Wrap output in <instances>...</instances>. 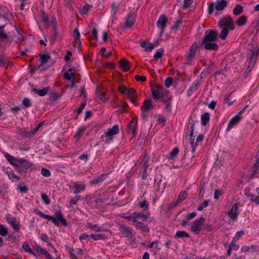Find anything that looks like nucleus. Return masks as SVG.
<instances>
[{"label": "nucleus", "mask_w": 259, "mask_h": 259, "mask_svg": "<svg viewBox=\"0 0 259 259\" xmlns=\"http://www.w3.org/2000/svg\"><path fill=\"white\" fill-rule=\"evenodd\" d=\"M119 132V127L117 124L114 125L112 128H108L106 132L105 133V135L108 137L106 142L109 143L113 140L112 136L118 134Z\"/></svg>", "instance_id": "6e6552de"}, {"label": "nucleus", "mask_w": 259, "mask_h": 259, "mask_svg": "<svg viewBox=\"0 0 259 259\" xmlns=\"http://www.w3.org/2000/svg\"><path fill=\"white\" fill-rule=\"evenodd\" d=\"M5 156L7 158L8 161L14 166L18 162L19 158H17L14 156H12L8 153L5 154Z\"/></svg>", "instance_id": "c85d7f7f"}, {"label": "nucleus", "mask_w": 259, "mask_h": 259, "mask_svg": "<svg viewBox=\"0 0 259 259\" xmlns=\"http://www.w3.org/2000/svg\"><path fill=\"white\" fill-rule=\"evenodd\" d=\"M167 22V17L165 15H160L156 23L157 27L161 29L160 36L162 35L164 31Z\"/></svg>", "instance_id": "9b49d317"}, {"label": "nucleus", "mask_w": 259, "mask_h": 259, "mask_svg": "<svg viewBox=\"0 0 259 259\" xmlns=\"http://www.w3.org/2000/svg\"><path fill=\"white\" fill-rule=\"evenodd\" d=\"M219 25L221 27H227L231 30L235 28L233 19L230 16L221 19L219 22Z\"/></svg>", "instance_id": "39448f33"}, {"label": "nucleus", "mask_w": 259, "mask_h": 259, "mask_svg": "<svg viewBox=\"0 0 259 259\" xmlns=\"http://www.w3.org/2000/svg\"><path fill=\"white\" fill-rule=\"evenodd\" d=\"M73 36L74 37V44H78L79 48L81 47V42L80 39V33L78 28H75L73 31Z\"/></svg>", "instance_id": "4be33fe9"}, {"label": "nucleus", "mask_w": 259, "mask_h": 259, "mask_svg": "<svg viewBox=\"0 0 259 259\" xmlns=\"http://www.w3.org/2000/svg\"><path fill=\"white\" fill-rule=\"evenodd\" d=\"M228 33H229V29L228 28H227V27L223 28L221 33L220 34V35H219L220 38L223 40L225 39L228 34Z\"/></svg>", "instance_id": "a18cd8bd"}, {"label": "nucleus", "mask_w": 259, "mask_h": 259, "mask_svg": "<svg viewBox=\"0 0 259 259\" xmlns=\"http://www.w3.org/2000/svg\"><path fill=\"white\" fill-rule=\"evenodd\" d=\"M17 163L20 166V167H22L23 168L27 170L31 165V164L28 160L21 158L18 159V162Z\"/></svg>", "instance_id": "aec40b11"}, {"label": "nucleus", "mask_w": 259, "mask_h": 259, "mask_svg": "<svg viewBox=\"0 0 259 259\" xmlns=\"http://www.w3.org/2000/svg\"><path fill=\"white\" fill-rule=\"evenodd\" d=\"M211 72L208 70L206 68L204 69L203 71L201 73L200 75V78L202 79L203 78L206 77Z\"/></svg>", "instance_id": "338daca9"}, {"label": "nucleus", "mask_w": 259, "mask_h": 259, "mask_svg": "<svg viewBox=\"0 0 259 259\" xmlns=\"http://www.w3.org/2000/svg\"><path fill=\"white\" fill-rule=\"evenodd\" d=\"M22 248L26 251H27V252L31 254H33V255H34L35 256H37V255L35 253V252L31 249V248H30V245L29 244L27 243V242H24L23 244H22Z\"/></svg>", "instance_id": "e433bc0d"}, {"label": "nucleus", "mask_w": 259, "mask_h": 259, "mask_svg": "<svg viewBox=\"0 0 259 259\" xmlns=\"http://www.w3.org/2000/svg\"><path fill=\"white\" fill-rule=\"evenodd\" d=\"M136 22V15L134 13L130 12L125 18V22L122 27L124 28H131Z\"/></svg>", "instance_id": "1a4fd4ad"}, {"label": "nucleus", "mask_w": 259, "mask_h": 259, "mask_svg": "<svg viewBox=\"0 0 259 259\" xmlns=\"http://www.w3.org/2000/svg\"><path fill=\"white\" fill-rule=\"evenodd\" d=\"M142 213H143L142 212H135L133 213V218L134 219V223L139 222L137 219L142 218Z\"/></svg>", "instance_id": "bf43d9fd"}, {"label": "nucleus", "mask_w": 259, "mask_h": 259, "mask_svg": "<svg viewBox=\"0 0 259 259\" xmlns=\"http://www.w3.org/2000/svg\"><path fill=\"white\" fill-rule=\"evenodd\" d=\"M108 175V173L103 174L98 176L97 178L94 179L91 181H90V184L91 185L99 184V183L103 182L107 178V177Z\"/></svg>", "instance_id": "6ab92c4d"}, {"label": "nucleus", "mask_w": 259, "mask_h": 259, "mask_svg": "<svg viewBox=\"0 0 259 259\" xmlns=\"http://www.w3.org/2000/svg\"><path fill=\"white\" fill-rule=\"evenodd\" d=\"M119 227V231L122 235L126 237H133V233L132 230L123 224H120Z\"/></svg>", "instance_id": "2eb2a0df"}, {"label": "nucleus", "mask_w": 259, "mask_h": 259, "mask_svg": "<svg viewBox=\"0 0 259 259\" xmlns=\"http://www.w3.org/2000/svg\"><path fill=\"white\" fill-rule=\"evenodd\" d=\"M138 205L141 208H144V210H147L149 208V205L146 200H144L143 201L139 202Z\"/></svg>", "instance_id": "3c124183"}, {"label": "nucleus", "mask_w": 259, "mask_h": 259, "mask_svg": "<svg viewBox=\"0 0 259 259\" xmlns=\"http://www.w3.org/2000/svg\"><path fill=\"white\" fill-rule=\"evenodd\" d=\"M187 196L188 194L186 191H182L180 192L176 201L180 204L187 198Z\"/></svg>", "instance_id": "2f4dec72"}, {"label": "nucleus", "mask_w": 259, "mask_h": 259, "mask_svg": "<svg viewBox=\"0 0 259 259\" xmlns=\"http://www.w3.org/2000/svg\"><path fill=\"white\" fill-rule=\"evenodd\" d=\"M50 87H45L41 90H39L35 88H33L32 89V91L34 93L37 94L39 96L41 97L44 96L46 95H47L48 93L50 91Z\"/></svg>", "instance_id": "412c9836"}, {"label": "nucleus", "mask_w": 259, "mask_h": 259, "mask_svg": "<svg viewBox=\"0 0 259 259\" xmlns=\"http://www.w3.org/2000/svg\"><path fill=\"white\" fill-rule=\"evenodd\" d=\"M219 36V33L215 30L208 29L199 43V47L206 50L216 51L219 49V45L215 42Z\"/></svg>", "instance_id": "f257e3e1"}, {"label": "nucleus", "mask_w": 259, "mask_h": 259, "mask_svg": "<svg viewBox=\"0 0 259 259\" xmlns=\"http://www.w3.org/2000/svg\"><path fill=\"white\" fill-rule=\"evenodd\" d=\"M135 224V225L137 228H139L140 230L146 232H149L150 231V229L148 226L145 224L144 223L142 222H139Z\"/></svg>", "instance_id": "a878e982"}, {"label": "nucleus", "mask_w": 259, "mask_h": 259, "mask_svg": "<svg viewBox=\"0 0 259 259\" xmlns=\"http://www.w3.org/2000/svg\"><path fill=\"white\" fill-rule=\"evenodd\" d=\"M22 103L23 105L26 108L31 106L32 105L30 99L27 98H24Z\"/></svg>", "instance_id": "774afa93"}, {"label": "nucleus", "mask_w": 259, "mask_h": 259, "mask_svg": "<svg viewBox=\"0 0 259 259\" xmlns=\"http://www.w3.org/2000/svg\"><path fill=\"white\" fill-rule=\"evenodd\" d=\"M92 34L93 35V38H92L91 36L89 37L88 39L91 42L93 39H95V40L97 41L98 39V31L97 29L94 27L92 31Z\"/></svg>", "instance_id": "603ef678"}, {"label": "nucleus", "mask_w": 259, "mask_h": 259, "mask_svg": "<svg viewBox=\"0 0 259 259\" xmlns=\"http://www.w3.org/2000/svg\"><path fill=\"white\" fill-rule=\"evenodd\" d=\"M173 82V79L171 77H168L166 78L164 81L165 86L166 88H169L171 86Z\"/></svg>", "instance_id": "69168bd1"}, {"label": "nucleus", "mask_w": 259, "mask_h": 259, "mask_svg": "<svg viewBox=\"0 0 259 259\" xmlns=\"http://www.w3.org/2000/svg\"><path fill=\"white\" fill-rule=\"evenodd\" d=\"M154 107L152 103V100L151 99L145 100L143 103L142 106L141 107V110L143 112H148Z\"/></svg>", "instance_id": "dca6fc26"}, {"label": "nucleus", "mask_w": 259, "mask_h": 259, "mask_svg": "<svg viewBox=\"0 0 259 259\" xmlns=\"http://www.w3.org/2000/svg\"><path fill=\"white\" fill-rule=\"evenodd\" d=\"M66 247L68 249V252L70 255V259H78V257L76 256L75 253H74V249L72 247H69L68 246L66 245Z\"/></svg>", "instance_id": "4d7b16f0"}, {"label": "nucleus", "mask_w": 259, "mask_h": 259, "mask_svg": "<svg viewBox=\"0 0 259 259\" xmlns=\"http://www.w3.org/2000/svg\"><path fill=\"white\" fill-rule=\"evenodd\" d=\"M86 227L88 228H90L96 232H103L105 230L102 227H98L97 224L96 225H92L90 223H87Z\"/></svg>", "instance_id": "393cba45"}, {"label": "nucleus", "mask_w": 259, "mask_h": 259, "mask_svg": "<svg viewBox=\"0 0 259 259\" xmlns=\"http://www.w3.org/2000/svg\"><path fill=\"white\" fill-rule=\"evenodd\" d=\"M40 16L45 25L49 26L50 25V19L48 15L46 13L44 10H41L40 11Z\"/></svg>", "instance_id": "5701e85b"}, {"label": "nucleus", "mask_w": 259, "mask_h": 259, "mask_svg": "<svg viewBox=\"0 0 259 259\" xmlns=\"http://www.w3.org/2000/svg\"><path fill=\"white\" fill-rule=\"evenodd\" d=\"M182 20L181 18H180L177 21L174 22V25L171 27L170 29L171 30H177L179 27V25L182 23Z\"/></svg>", "instance_id": "052dcab7"}, {"label": "nucleus", "mask_w": 259, "mask_h": 259, "mask_svg": "<svg viewBox=\"0 0 259 259\" xmlns=\"http://www.w3.org/2000/svg\"><path fill=\"white\" fill-rule=\"evenodd\" d=\"M9 61L8 59L3 55H0V66L4 67L5 65L8 66Z\"/></svg>", "instance_id": "37998d69"}, {"label": "nucleus", "mask_w": 259, "mask_h": 259, "mask_svg": "<svg viewBox=\"0 0 259 259\" xmlns=\"http://www.w3.org/2000/svg\"><path fill=\"white\" fill-rule=\"evenodd\" d=\"M16 219L15 218H12L11 221L9 222V224L13 227V228L17 231H18L20 229L19 224H16Z\"/></svg>", "instance_id": "de8ad7c7"}, {"label": "nucleus", "mask_w": 259, "mask_h": 259, "mask_svg": "<svg viewBox=\"0 0 259 259\" xmlns=\"http://www.w3.org/2000/svg\"><path fill=\"white\" fill-rule=\"evenodd\" d=\"M189 136H190V144L192 148V151H193V152H194L195 150V147L197 146V144L196 143L195 144H194V132L190 131Z\"/></svg>", "instance_id": "79ce46f5"}, {"label": "nucleus", "mask_w": 259, "mask_h": 259, "mask_svg": "<svg viewBox=\"0 0 259 259\" xmlns=\"http://www.w3.org/2000/svg\"><path fill=\"white\" fill-rule=\"evenodd\" d=\"M179 152V149L178 147H175L172 151L169 154L167 158L169 160H174L178 156Z\"/></svg>", "instance_id": "72a5a7b5"}, {"label": "nucleus", "mask_w": 259, "mask_h": 259, "mask_svg": "<svg viewBox=\"0 0 259 259\" xmlns=\"http://www.w3.org/2000/svg\"><path fill=\"white\" fill-rule=\"evenodd\" d=\"M8 234V230L3 225H0V235L5 236Z\"/></svg>", "instance_id": "680f3d73"}, {"label": "nucleus", "mask_w": 259, "mask_h": 259, "mask_svg": "<svg viewBox=\"0 0 259 259\" xmlns=\"http://www.w3.org/2000/svg\"><path fill=\"white\" fill-rule=\"evenodd\" d=\"M163 89L164 88L162 86L159 84L156 85L155 87H153L152 88V95L153 99L155 100H158L160 99L159 95L161 94V92L162 91Z\"/></svg>", "instance_id": "ddd939ff"}, {"label": "nucleus", "mask_w": 259, "mask_h": 259, "mask_svg": "<svg viewBox=\"0 0 259 259\" xmlns=\"http://www.w3.org/2000/svg\"><path fill=\"white\" fill-rule=\"evenodd\" d=\"M193 0H184L183 8L184 9H188L193 3Z\"/></svg>", "instance_id": "0e129e2a"}, {"label": "nucleus", "mask_w": 259, "mask_h": 259, "mask_svg": "<svg viewBox=\"0 0 259 259\" xmlns=\"http://www.w3.org/2000/svg\"><path fill=\"white\" fill-rule=\"evenodd\" d=\"M35 134L33 130L30 131H21L20 133V136L23 138H29Z\"/></svg>", "instance_id": "ea45409f"}, {"label": "nucleus", "mask_w": 259, "mask_h": 259, "mask_svg": "<svg viewBox=\"0 0 259 259\" xmlns=\"http://www.w3.org/2000/svg\"><path fill=\"white\" fill-rule=\"evenodd\" d=\"M163 52L164 49L163 48H160L158 49L156 52L155 54L154 55V58L155 59L161 58L163 55Z\"/></svg>", "instance_id": "864d4df0"}, {"label": "nucleus", "mask_w": 259, "mask_h": 259, "mask_svg": "<svg viewBox=\"0 0 259 259\" xmlns=\"http://www.w3.org/2000/svg\"><path fill=\"white\" fill-rule=\"evenodd\" d=\"M243 12V7L240 5H237L233 10V14L238 15Z\"/></svg>", "instance_id": "09e8293b"}, {"label": "nucleus", "mask_w": 259, "mask_h": 259, "mask_svg": "<svg viewBox=\"0 0 259 259\" xmlns=\"http://www.w3.org/2000/svg\"><path fill=\"white\" fill-rule=\"evenodd\" d=\"M33 249L38 254L44 255L46 259H54L48 251L42 248L39 245H35L33 247Z\"/></svg>", "instance_id": "4468645a"}, {"label": "nucleus", "mask_w": 259, "mask_h": 259, "mask_svg": "<svg viewBox=\"0 0 259 259\" xmlns=\"http://www.w3.org/2000/svg\"><path fill=\"white\" fill-rule=\"evenodd\" d=\"M205 219L204 217L201 216L199 218L197 219L193 222L191 227V231L195 234H199L202 230V226L203 225Z\"/></svg>", "instance_id": "20e7f679"}, {"label": "nucleus", "mask_w": 259, "mask_h": 259, "mask_svg": "<svg viewBox=\"0 0 259 259\" xmlns=\"http://www.w3.org/2000/svg\"><path fill=\"white\" fill-rule=\"evenodd\" d=\"M137 95L136 91L134 88H129L127 89L126 95V98H130L131 96H134Z\"/></svg>", "instance_id": "5fc2aeb1"}, {"label": "nucleus", "mask_w": 259, "mask_h": 259, "mask_svg": "<svg viewBox=\"0 0 259 259\" xmlns=\"http://www.w3.org/2000/svg\"><path fill=\"white\" fill-rule=\"evenodd\" d=\"M210 120V114L208 112H205L201 116V121L202 125H206Z\"/></svg>", "instance_id": "7c9ffc66"}, {"label": "nucleus", "mask_w": 259, "mask_h": 259, "mask_svg": "<svg viewBox=\"0 0 259 259\" xmlns=\"http://www.w3.org/2000/svg\"><path fill=\"white\" fill-rule=\"evenodd\" d=\"M198 46L197 43H194L189 50V52L186 55V62L185 64H190L195 57Z\"/></svg>", "instance_id": "423d86ee"}, {"label": "nucleus", "mask_w": 259, "mask_h": 259, "mask_svg": "<svg viewBox=\"0 0 259 259\" xmlns=\"http://www.w3.org/2000/svg\"><path fill=\"white\" fill-rule=\"evenodd\" d=\"M61 94L58 93H52L50 97V100L51 101H56L61 96Z\"/></svg>", "instance_id": "6e6d98bb"}, {"label": "nucleus", "mask_w": 259, "mask_h": 259, "mask_svg": "<svg viewBox=\"0 0 259 259\" xmlns=\"http://www.w3.org/2000/svg\"><path fill=\"white\" fill-rule=\"evenodd\" d=\"M239 247V245L235 242L232 241L231 243L229 245L228 249L227 251V255L230 256L231 253V250H237Z\"/></svg>", "instance_id": "cd10ccee"}, {"label": "nucleus", "mask_w": 259, "mask_h": 259, "mask_svg": "<svg viewBox=\"0 0 259 259\" xmlns=\"http://www.w3.org/2000/svg\"><path fill=\"white\" fill-rule=\"evenodd\" d=\"M248 52L247 53L248 66L244 73V78H246L249 76L256 64L258 56H259V46H256L255 48L248 49Z\"/></svg>", "instance_id": "7ed1b4c3"}, {"label": "nucleus", "mask_w": 259, "mask_h": 259, "mask_svg": "<svg viewBox=\"0 0 259 259\" xmlns=\"http://www.w3.org/2000/svg\"><path fill=\"white\" fill-rule=\"evenodd\" d=\"M172 96L171 95L170 92L164 89V97L163 99H162V102H171V100L172 99Z\"/></svg>", "instance_id": "c756f323"}, {"label": "nucleus", "mask_w": 259, "mask_h": 259, "mask_svg": "<svg viewBox=\"0 0 259 259\" xmlns=\"http://www.w3.org/2000/svg\"><path fill=\"white\" fill-rule=\"evenodd\" d=\"M72 187L74 189L73 193L75 194H77L84 190L87 186L83 182L81 181L72 182Z\"/></svg>", "instance_id": "f8f14e48"}, {"label": "nucleus", "mask_w": 259, "mask_h": 259, "mask_svg": "<svg viewBox=\"0 0 259 259\" xmlns=\"http://www.w3.org/2000/svg\"><path fill=\"white\" fill-rule=\"evenodd\" d=\"M130 62L126 59H122L119 62V66L123 72H127L130 69Z\"/></svg>", "instance_id": "a211bd4d"}, {"label": "nucleus", "mask_w": 259, "mask_h": 259, "mask_svg": "<svg viewBox=\"0 0 259 259\" xmlns=\"http://www.w3.org/2000/svg\"><path fill=\"white\" fill-rule=\"evenodd\" d=\"M5 25H0V41L8 38V35L4 31Z\"/></svg>", "instance_id": "c9c22d12"}, {"label": "nucleus", "mask_w": 259, "mask_h": 259, "mask_svg": "<svg viewBox=\"0 0 259 259\" xmlns=\"http://www.w3.org/2000/svg\"><path fill=\"white\" fill-rule=\"evenodd\" d=\"M242 113L243 110H241L238 112L237 115L231 119L226 128L227 132H229L235 125H237L239 122H240L242 118Z\"/></svg>", "instance_id": "0eeeda50"}, {"label": "nucleus", "mask_w": 259, "mask_h": 259, "mask_svg": "<svg viewBox=\"0 0 259 259\" xmlns=\"http://www.w3.org/2000/svg\"><path fill=\"white\" fill-rule=\"evenodd\" d=\"M34 211L36 214L39 215L40 217L47 219L49 221H52L53 224L56 226H60V222L62 225L64 226L65 227H67L68 226V224L66 219L64 218L62 211L61 210H59L55 212V217L52 215H50L48 214H45L41 211H40L38 208H35L34 209Z\"/></svg>", "instance_id": "f03ea898"}, {"label": "nucleus", "mask_w": 259, "mask_h": 259, "mask_svg": "<svg viewBox=\"0 0 259 259\" xmlns=\"http://www.w3.org/2000/svg\"><path fill=\"white\" fill-rule=\"evenodd\" d=\"M12 170L11 169L9 170L7 169L6 172L9 176L10 179L13 180L14 179H16L17 181L20 180V178L17 176H16L14 174L12 173Z\"/></svg>", "instance_id": "8fccbe9b"}, {"label": "nucleus", "mask_w": 259, "mask_h": 259, "mask_svg": "<svg viewBox=\"0 0 259 259\" xmlns=\"http://www.w3.org/2000/svg\"><path fill=\"white\" fill-rule=\"evenodd\" d=\"M208 200H206L202 203L199 204L197 207V210L199 211L202 210L204 208L206 207L208 205Z\"/></svg>", "instance_id": "e2e57ef3"}, {"label": "nucleus", "mask_w": 259, "mask_h": 259, "mask_svg": "<svg viewBox=\"0 0 259 259\" xmlns=\"http://www.w3.org/2000/svg\"><path fill=\"white\" fill-rule=\"evenodd\" d=\"M92 7V5L87 4L82 8V9L80 10L79 13L81 15H87L89 11Z\"/></svg>", "instance_id": "a19ab883"}, {"label": "nucleus", "mask_w": 259, "mask_h": 259, "mask_svg": "<svg viewBox=\"0 0 259 259\" xmlns=\"http://www.w3.org/2000/svg\"><path fill=\"white\" fill-rule=\"evenodd\" d=\"M227 5V2L226 0H221L215 6V8L218 11H222Z\"/></svg>", "instance_id": "f704fd0d"}, {"label": "nucleus", "mask_w": 259, "mask_h": 259, "mask_svg": "<svg viewBox=\"0 0 259 259\" xmlns=\"http://www.w3.org/2000/svg\"><path fill=\"white\" fill-rule=\"evenodd\" d=\"M258 165L256 163L251 166V171L252 173L250 175V178H253L254 176L258 172Z\"/></svg>", "instance_id": "49530a36"}, {"label": "nucleus", "mask_w": 259, "mask_h": 259, "mask_svg": "<svg viewBox=\"0 0 259 259\" xmlns=\"http://www.w3.org/2000/svg\"><path fill=\"white\" fill-rule=\"evenodd\" d=\"M199 82L198 81H195L192 85L189 88L187 91V96L190 97L192 95L194 90H197L199 88Z\"/></svg>", "instance_id": "bb28decb"}, {"label": "nucleus", "mask_w": 259, "mask_h": 259, "mask_svg": "<svg viewBox=\"0 0 259 259\" xmlns=\"http://www.w3.org/2000/svg\"><path fill=\"white\" fill-rule=\"evenodd\" d=\"M190 235L188 233H187L185 231H178L176 232L175 238H189Z\"/></svg>", "instance_id": "4c0bfd02"}, {"label": "nucleus", "mask_w": 259, "mask_h": 259, "mask_svg": "<svg viewBox=\"0 0 259 259\" xmlns=\"http://www.w3.org/2000/svg\"><path fill=\"white\" fill-rule=\"evenodd\" d=\"M39 56V60L41 62V64L39 66V67L42 65L46 64L48 62V61L51 59V57L49 55V53H48L47 54H42L40 55Z\"/></svg>", "instance_id": "473e14b6"}, {"label": "nucleus", "mask_w": 259, "mask_h": 259, "mask_svg": "<svg viewBox=\"0 0 259 259\" xmlns=\"http://www.w3.org/2000/svg\"><path fill=\"white\" fill-rule=\"evenodd\" d=\"M90 237L94 240H104L107 238V237L103 234H91Z\"/></svg>", "instance_id": "58836bf2"}, {"label": "nucleus", "mask_w": 259, "mask_h": 259, "mask_svg": "<svg viewBox=\"0 0 259 259\" xmlns=\"http://www.w3.org/2000/svg\"><path fill=\"white\" fill-rule=\"evenodd\" d=\"M140 46L141 47L145 48V51L150 52L154 48V45L153 44L148 42L147 41H142L140 44Z\"/></svg>", "instance_id": "b1692460"}, {"label": "nucleus", "mask_w": 259, "mask_h": 259, "mask_svg": "<svg viewBox=\"0 0 259 259\" xmlns=\"http://www.w3.org/2000/svg\"><path fill=\"white\" fill-rule=\"evenodd\" d=\"M238 215V212L233 211V210L231 209L228 212V215L230 218L232 219L233 220H235L237 219V217Z\"/></svg>", "instance_id": "13d9d810"}, {"label": "nucleus", "mask_w": 259, "mask_h": 259, "mask_svg": "<svg viewBox=\"0 0 259 259\" xmlns=\"http://www.w3.org/2000/svg\"><path fill=\"white\" fill-rule=\"evenodd\" d=\"M13 18V14L9 9L0 3V18H3L7 21H9V17Z\"/></svg>", "instance_id": "9d476101"}, {"label": "nucleus", "mask_w": 259, "mask_h": 259, "mask_svg": "<svg viewBox=\"0 0 259 259\" xmlns=\"http://www.w3.org/2000/svg\"><path fill=\"white\" fill-rule=\"evenodd\" d=\"M84 128H82V127H79L77 130V132L76 134L74 135V138L76 139V142H78L79 140L81 138V136H82L83 132L85 130Z\"/></svg>", "instance_id": "c03bdc74"}, {"label": "nucleus", "mask_w": 259, "mask_h": 259, "mask_svg": "<svg viewBox=\"0 0 259 259\" xmlns=\"http://www.w3.org/2000/svg\"><path fill=\"white\" fill-rule=\"evenodd\" d=\"M138 126V118L135 117L133 118L128 124V127L130 131H132L133 135H136V131Z\"/></svg>", "instance_id": "f3484780"}]
</instances>
